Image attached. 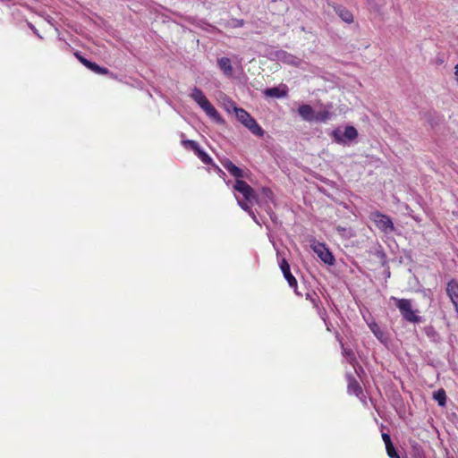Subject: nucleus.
<instances>
[{
	"label": "nucleus",
	"mask_w": 458,
	"mask_h": 458,
	"mask_svg": "<svg viewBox=\"0 0 458 458\" xmlns=\"http://www.w3.org/2000/svg\"><path fill=\"white\" fill-rule=\"evenodd\" d=\"M392 300L395 302L396 308L399 310L400 314L403 320L410 323H420L422 318L416 314L418 310H412L411 300L410 299H398L392 297Z\"/></svg>",
	"instance_id": "1"
},
{
	"label": "nucleus",
	"mask_w": 458,
	"mask_h": 458,
	"mask_svg": "<svg viewBox=\"0 0 458 458\" xmlns=\"http://www.w3.org/2000/svg\"><path fill=\"white\" fill-rule=\"evenodd\" d=\"M358 135L357 129L352 125H347L344 131L340 128H335L329 133L335 143L344 146L350 145L358 138Z\"/></svg>",
	"instance_id": "2"
},
{
	"label": "nucleus",
	"mask_w": 458,
	"mask_h": 458,
	"mask_svg": "<svg viewBox=\"0 0 458 458\" xmlns=\"http://www.w3.org/2000/svg\"><path fill=\"white\" fill-rule=\"evenodd\" d=\"M369 217L381 233L390 234L395 231L394 222L389 216L375 210L370 212Z\"/></svg>",
	"instance_id": "3"
},
{
	"label": "nucleus",
	"mask_w": 458,
	"mask_h": 458,
	"mask_svg": "<svg viewBox=\"0 0 458 458\" xmlns=\"http://www.w3.org/2000/svg\"><path fill=\"white\" fill-rule=\"evenodd\" d=\"M233 190L242 194L245 200L250 203L259 204V197L256 194L254 189L245 181L237 180L233 184Z\"/></svg>",
	"instance_id": "4"
},
{
	"label": "nucleus",
	"mask_w": 458,
	"mask_h": 458,
	"mask_svg": "<svg viewBox=\"0 0 458 458\" xmlns=\"http://www.w3.org/2000/svg\"><path fill=\"white\" fill-rule=\"evenodd\" d=\"M312 250L325 264L328 266L335 264V259L325 243L317 242L312 245Z\"/></svg>",
	"instance_id": "5"
},
{
	"label": "nucleus",
	"mask_w": 458,
	"mask_h": 458,
	"mask_svg": "<svg viewBox=\"0 0 458 458\" xmlns=\"http://www.w3.org/2000/svg\"><path fill=\"white\" fill-rule=\"evenodd\" d=\"M278 263H279L280 269L284 275V277L287 281L289 286L291 288L294 289V292L297 294H299V293L297 292V286H298L297 280L294 277V276L291 273L290 265H289L288 261L284 258H283L281 260H279Z\"/></svg>",
	"instance_id": "6"
},
{
	"label": "nucleus",
	"mask_w": 458,
	"mask_h": 458,
	"mask_svg": "<svg viewBox=\"0 0 458 458\" xmlns=\"http://www.w3.org/2000/svg\"><path fill=\"white\" fill-rule=\"evenodd\" d=\"M445 292L458 314V281L454 278L449 280L446 284Z\"/></svg>",
	"instance_id": "7"
},
{
	"label": "nucleus",
	"mask_w": 458,
	"mask_h": 458,
	"mask_svg": "<svg viewBox=\"0 0 458 458\" xmlns=\"http://www.w3.org/2000/svg\"><path fill=\"white\" fill-rule=\"evenodd\" d=\"M288 87L285 84H281L277 87L267 88L263 93L267 98H283L288 95Z\"/></svg>",
	"instance_id": "8"
},
{
	"label": "nucleus",
	"mask_w": 458,
	"mask_h": 458,
	"mask_svg": "<svg viewBox=\"0 0 458 458\" xmlns=\"http://www.w3.org/2000/svg\"><path fill=\"white\" fill-rule=\"evenodd\" d=\"M222 165L228 171V173L237 180H242L245 177L244 171L239 166L235 165L229 158L222 161Z\"/></svg>",
	"instance_id": "9"
},
{
	"label": "nucleus",
	"mask_w": 458,
	"mask_h": 458,
	"mask_svg": "<svg viewBox=\"0 0 458 458\" xmlns=\"http://www.w3.org/2000/svg\"><path fill=\"white\" fill-rule=\"evenodd\" d=\"M328 4L333 7L334 11L341 18L342 21H344L346 23L353 22V15L352 12L348 10L345 6L342 4L330 3Z\"/></svg>",
	"instance_id": "10"
},
{
	"label": "nucleus",
	"mask_w": 458,
	"mask_h": 458,
	"mask_svg": "<svg viewBox=\"0 0 458 458\" xmlns=\"http://www.w3.org/2000/svg\"><path fill=\"white\" fill-rule=\"evenodd\" d=\"M369 327L375 335V337L381 344H383L384 345H387L389 338L387 336V333L385 330L381 329L380 327L376 322L369 323Z\"/></svg>",
	"instance_id": "11"
},
{
	"label": "nucleus",
	"mask_w": 458,
	"mask_h": 458,
	"mask_svg": "<svg viewBox=\"0 0 458 458\" xmlns=\"http://www.w3.org/2000/svg\"><path fill=\"white\" fill-rule=\"evenodd\" d=\"M206 114L212 119L214 122L219 124H224L225 120L220 115V114L217 112V110L215 108V106L208 101L202 108H201Z\"/></svg>",
	"instance_id": "12"
},
{
	"label": "nucleus",
	"mask_w": 458,
	"mask_h": 458,
	"mask_svg": "<svg viewBox=\"0 0 458 458\" xmlns=\"http://www.w3.org/2000/svg\"><path fill=\"white\" fill-rule=\"evenodd\" d=\"M243 125L250 130V131L258 137H263L265 131L257 121L250 114L244 122Z\"/></svg>",
	"instance_id": "13"
},
{
	"label": "nucleus",
	"mask_w": 458,
	"mask_h": 458,
	"mask_svg": "<svg viewBox=\"0 0 458 458\" xmlns=\"http://www.w3.org/2000/svg\"><path fill=\"white\" fill-rule=\"evenodd\" d=\"M217 67L223 72V74L226 77H232L233 73V69L232 65V62L230 58L223 56L217 58Z\"/></svg>",
	"instance_id": "14"
},
{
	"label": "nucleus",
	"mask_w": 458,
	"mask_h": 458,
	"mask_svg": "<svg viewBox=\"0 0 458 458\" xmlns=\"http://www.w3.org/2000/svg\"><path fill=\"white\" fill-rule=\"evenodd\" d=\"M299 115L306 122H312L315 111L310 105L302 104L298 107Z\"/></svg>",
	"instance_id": "15"
},
{
	"label": "nucleus",
	"mask_w": 458,
	"mask_h": 458,
	"mask_svg": "<svg viewBox=\"0 0 458 458\" xmlns=\"http://www.w3.org/2000/svg\"><path fill=\"white\" fill-rule=\"evenodd\" d=\"M190 97L199 106L200 108H202L209 101L203 91L197 87H194L191 89Z\"/></svg>",
	"instance_id": "16"
},
{
	"label": "nucleus",
	"mask_w": 458,
	"mask_h": 458,
	"mask_svg": "<svg viewBox=\"0 0 458 458\" xmlns=\"http://www.w3.org/2000/svg\"><path fill=\"white\" fill-rule=\"evenodd\" d=\"M83 65L97 74L113 75V73L107 68L99 66L97 63L89 59L88 61L83 62Z\"/></svg>",
	"instance_id": "17"
},
{
	"label": "nucleus",
	"mask_w": 458,
	"mask_h": 458,
	"mask_svg": "<svg viewBox=\"0 0 458 458\" xmlns=\"http://www.w3.org/2000/svg\"><path fill=\"white\" fill-rule=\"evenodd\" d=\"M348 378V393L354 394L356 396H359L362 394V388L360 386L359 382L350 374L347 375Z\"/></svg>",
	"instance_id": "18"
},
{
	"label": "nucleus",
	"mask_w": 458,
	"mask_h": 458,
	"mask_svg": "<svg viewBox=\"0 0 458 458\" xmlns=\"http://www.w3.org/2000/svg\"><path fill=\"white\" fill-rule=\"evenodd\" d=\"M260 195L261 199L259 200V204L261 205V202L264 203L266 208L269 206V202L274 203V193L272 190L268 187H262L260 190Z\"/></svg>",
	"instance_id": "19"
},
{
	"label": "nucleus",
	"mask_w": 458,
	"mask_h": 458,
	"mask_svg": "<svg viewBox=\"0 0 458 458\" xmlns=\"http://www.w3.org/2000/svg\"><path fill=\"white\" fill-rule=\"evenodd\" d=\"M276 57L282 62L289 64L297 65L298 64V58L296 56L284 50L277 51Z\"/></svg>",
	"instance_id": "20"
},
{
	"label": "nucleus",
	"mask_w": 458,
	"mask_h": 458,
	"mask_svg": "<svg viewBox=\"0 0 458 458\" xmlns=\"http://www.w3.org/2000/svg\"><path fill=\"white\" fill-rule=\"evenodd\" d=\"M230 105L233 106V111L234 112L237 120L243 124L250 114L243 108L238 107L233 101H231Z\"/></svg>",
	"instance_id": "21"
},
{
	"label": "nucleus",
	"mask_w": 458,
	"mask_h": 458,
	"mask_svg": "<svg viewBox=\"0 0 458 458\" xmlns=\"http://www.w3.org/2000/svg\"><path fill=\"white\" fill-rule=\"evenodd\" d=\"M424 332L427 337L433 343L438 344L441 342L440 335L435 329V327L431 325L425 327Z\"/></svg>",
	"instance_id": "22"
},
{
	"label": "nucleus",
	"mask_w": 458,
	"mask_h": 458,
	"mask_svg": "<svg viewBox=\"0 0 458 458\" xmlns=\"http://www.w3.org/2000/svg\"><path fill=\"white\" fill-rule=\"evenodd\" d=\"M373 254L379 259L382 267H387V265H388L387 256H386V253L385 252L383 247L380 244H378L376 247Z\"/></svg>",
	"instance_id": "23"
},
{
	"label": "nucleus",
	"mask_w": 458,
	"mask_h": 458,
	"mask_svg": "<svg viewBox=\"0 0 458 458\" xmlns=\"http://www.w3.org/2000/svg\"><path fill=\"white\" fill-rule=\"evenodd\" d=\"M340 344H341V347L343 350V352H342L343 355L347 359V360L350 364L354 366L355 363H357V359H356L354 352L350 348H345L344 344L342 341H340Z\"/></svg>",
	"instance_id": "24"
},
{
	"label": "nucleus",
	"mask_w": 458,
	"mask_h": 458,
	"mask_svg": "<svg viewBox=\"0 0 458 458\" xmlns=\"http://www.w3.org/2000/svg\"><path fill=\"white\" fill-rule=\"evenodd\" d=\"M426 119L431 128H435L441 122V116L435 112H428L426 114Z\"/></svg>",
	"instance_id": "25"
},
{
	"label": "nucleus",
	"mask_w": 458,
	"mask_h": 458,
	"mask_svg": "<svg viewBox=\"0 0 458 458\" xmlns=\"http://www.w3.org/2000/svg\"><path fill=\"white\" fill-rule=\"evenodd\" d=\"M433 398L436 400L439 406L444 407L446 404V394L444 389H439L433 394Z\"/></svg>",
	"instance_id": "26"
},
{
	"label": "nucleus",
	"mask_w": 458,
	"mask_h": 458,
	"mask_svg": "<svg viewBox=\"0 0 458 458\" xmlns=\"http://www.w3.org/2000/svg\"><path fill=\"white\" fill-rule=\"evenodd\" d=\"M194 154L205 164V165H211L213 164L212 157L201 148H198Z\"/></svg>",
	"instance_id": "27"
},
{
	"label": "nucleus",
	"mask_w": 458,
	"mask_h": 458,
	"mask_svg": "<svg viewBox=\"0 0 458 458\" xmlns=\"http://www.w3.org/2000/svg\"><path fill=\"white\" fill-rule=\"evenodd\" d=\"M331 116V114L327 110H323L319 112H315L313 116V121L318 123H324L327 121Z\"/></svg>",
	"instance_id": "28"
},
{
	"label": "nucleus",
	"mask_w": 458,
	"mask_h": 458,
	"mask_svg": "<svg viewBox=\"0 0 458 458\" xmlns=\"http://www.w3.org/2000/svg\"><path fill=\"white\" fill-rule=\"evenodd\" d=\"M411 456L412 458H426L423 449L417 443L411 445Z\"/></svg>",
	"instance_id": "29"
},
{
	"label": "nucleus",
	"mask_w": 458,
	"mask_h": 458,
	"mask_svg": "<svg viewBox=\"0 0 458 458\" xmlns=\"http://www.w3.org/2000/svg\"><path fill=\"white\" fill-rule=\"evenodd\" d=\"M182 144L183 145V147L187 149H191L192 150L193 152H195L198 148H200V146L199 145V143L193 140H182Z\"/></svg>",
	"instance_id": "30"
},
{
	"label": "nucleus",
	"mask_w": 458,
	"mask_h": 458,
	"mask_svg": "<svg viewBox=\"0 0 458 458\" xmlns=\"http://www.w3.org/2000/svg\"><path fill=\"white\" fill-rule=\"evenodd\" d=\"M386 450L389 458H400L399 453L393 443L389 444V445H386Z\"/></svg>",
	"instance_id": "31"
},
{
	"label": "nucleus",
	"mask_w": 458,
	"mask_h": 458,
	"mask_svg": "<svg viewBox=\"0 0 458 458\" xmlns=\"http://www.w3.org/2000/svg\"><path fill=\"white\" fill-rule=\"evenodd\" d=\"M306 299L310 300L316 309H318V303L320 302L319 297L315 293H306Z\"/></svg>",
	"instance_id": "32"
},
{
	"label": "nucleus",
	"mask_w": 458,
	"mask_h": 458,
	"mask_svg": "<svg viewBox=\"0 0 458 458\" xmlns=\"http://www.w3.org/2000/svg\"><path fill=\"white\" fill-rule=\"evenodd\" d=\"M238 205L242 208L244 211H246L248 214H252V208L250 204V202H248L247 200L242 199H237Z\"/></svg>",
	"instance_id": "33"
},
{
	"label": "nucleus",
	"mask_w": 458,
	"mask_h": 458,
	"mask_svg": "<svg viewBox=\"0 0 458 458\" xmlns=\"http://www.w3.org/2000/svg\"><path fill=\"white\" fill-rule=\"evenodd\" d=\"M214 170L216 172L219 177L225 179L226 174L225 173L216 165L213 162V164L210 165Z\"/></svg>",
	"instance_id": "34"
},
{
	"label": "nucleus",
	"mask_w": 458,
	"mask_h": 458,
	"mask_svg": "<svg viewBox=\"0 0 458 458\" xmlns=\"http://www.w3.org/2000/svg\"><path fill=\"white\" fill-rule=\"evenodd\" d=\"M381 437H382V440L384 441L386 446L389 445V444L393 443L391 437L388 433L382 432Z\"/></svg>",
	"instance_id": "35"
},
{
	"label": "nucleus",
	"mask_w": 458,
	"mask_h": 458,
	"mask_svg": "<svg viewBox=\"0 0 458 458\" xmlns=\"http://www.w3.org/2000/svg\"><path fill=\"white\" fill-rule=\"evenodd\" d=\"M317 310L321 319L324 321V323H327V318H328L327 310L324 308L320 309L319 307Z\"/></svg>",
	"instance_id": "36"
},
{
	"label": "nucleus",
	"mask_w": 458,
	"mask_h": 458,
	"mask_svg": "<svg viewBox=\"0 0 458 458\" xmlns=\"http://www.w3.org/2000/svg\"><path fill=\"white\" fill-rule=\"evenodd\" d=\"M266 211L268 214V216H270L271 220L274 223H276L277 220V217H276V214L274 213V211L272 210V208H270V206H267V208H266Z\"/></svg>",
	"instance_id": "37"
},
{
	"label": "nucleus",
	"mask_w": 458,
	"mask_h": 458,
	"mask_svg": "<svg viewBox=\"0 0 458 458\" xmlns=\"http://www.w3.org/2000/svg\"><path fill=\"white\" fill-rule=\"evenodd\" d=\"M74 55H75V57H76V58H77V59H78V60H79L82 64H83V62L88 61V59H87V58H85V57L81 54V52H79V51H75V52H74Z\"/></svg>",
	"instance_id": "38"
},
{
	"label": "nucleus",
	"mask_w": 458,
	"mask_h": 458,
	"mask_svg": "<svg viewBox=\"0 0 458 458\" xmlns=\"http://www.w3.org/2000/svg\"><path fill=\"white\" fill-rule=\"evenodd\" d=\"M30 28L32 30V31L34 32V34H36L39 38H42V37L40 36V34L38 33V30L31 24L30 23L29 24Z\"/></svg>",
	"instance_id": "39"
},
{
	"label": "nucleus",
	"mask_w": 458,
	"mask_h": 458,
	"mask_svg": "<svg viewBox=\"0 0 458 458\" xmlns=\"http://www.w3.org/2000/svg\"><path fill=\"white\" fill-rule=\"evenodd\" d=\"M249 215L251 216V218L253 219V221H254L257 225H260V223H259V221L258 220V218H257V216H256V215H255V213H254V211H253V210H252V214H249Z\"/></svg>",
	"instance_id": "40"
},
{
	"label": "nucleus",
	"mask_w": 458,
	"mask_h": 458,
	"mask_svg": "<svg viewBox=\"0 0 458 458\" xmlns=\"http://www.w3.org/2000/svg\"><path fill=\"white\" fill-rule=\"evenodd\" d=\"M231 101H232V100H230V101L225 105V106H226V110H227L228 112H231V110H233V106L230 105V102H231Z\"/></svg>",
	"instance_id": "41"
},
{
	"label": "nucleus",
	"mask_w": 458,
	"mask_h": 458,
	"mask_svg": "<svg viewBox=\"0 0 458 458\" xmlns=\"http://www.w3.org/2000/svg\"><path fill=\"white\" fill-rule=\"evenodd\" d=\"M325 325L327 327V329L329 331L330 330L331 323L329 322L328 318H327V323H325Z\"/></svg>",
	"instance_id": "42"
},
{
	"label": "nucleus",
	"mask_w": 458,
	"mask_h": 458,
	"mask_svg": "<svg viewBox=\"0 0 458 458\" xmlns=\"http://www.w3.org/2000/svg\"><path fill=\"white\" fill-rule=\"evenodd\" d=\"M336 230L338 232H344L345 231V228L344 227H342V226H337Z\"/></svg>",
	"instance_id": "43"
},
{
	"label": "nucleus",
	"mask_w": 458,
	"mask_h": 458,
	"mask_svg": "<svg viewBox=\"0 0 458 458\" xmlns=\"http://www.w3.org/2000/svg\"><path fill=\"white\" fill-rule=\"evenodd\" d=\"M242 25H243V21L242 20L238 21V26L242 27Z\"/></svg>",
	"instance_id": "44"
},
{
	"label": "nucleus",
	"mask_w": 458,
	"mask_h": 458,
	"mask_svg": "<svg viewBox=\"0 0 458 458\" xmlns=\"http://www.w3.org/2000/svg\"><path fill=\"white\" fill-rule=\"evenodd\" d=\"M386 267L388 268V270L386 271V276L387 277H389V276H390L389 267H388V266H387Z\"/></svg>",
	"instance_id": "45"
},
{
	"label": "nucleus",
	"mask_w": 458,
	"mask_h": 458,
	"mask_svg": "<svg viewBox=\"0 0 458 458\" xmlns=\"http://www.w3.org/2000/svg\"><path fill=\"white\" fill-rule=\"evenodd\" d=\"M445 453H446V458H454V457L449 455V452L447 450H445Z\"/></svg>",
	"instance_id": "46"
},
{
	"label": "nucleus",
	"mask_w": 458,
	"mask_h": 458,
	"mask_svg": "<svg viewBox=\"0 0 458 458\" xmlns=\"http://www.w3.org/2000/svg\"><path fill=\"white\" fill-rule=\"evenodd\" d=\"M276 255H277V258H279V256H280V252H279V251H277V252H276Z\"/></svg>",
	"instance_id": "47"
},
{
	"label": "nucleus",
	"mask_w": 458,
	"mask_h": 458,
	"mask_svg": "<svg viewBox=\"0 0 458 458\" xmlns=\"http://www.w3.org/2000/svg\"><path fill=\"white\" fill-rule=\"evenodd\" d=\"M65 46H66L67 47H70V44H68V43H65Z\"/></svg>",
	"instance_id": "48"
}]
</instances>
